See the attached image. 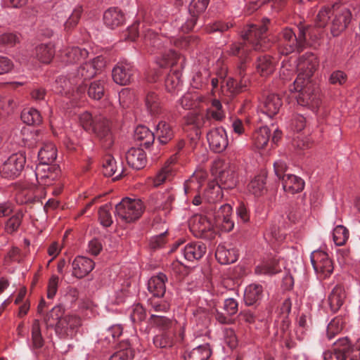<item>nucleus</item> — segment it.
<instances>
[{
    "label": "nucleus",
    "instance_id": "obj_25",
    "mask_svg": "<svg viewBox=\"0 0 360 360\" xmlns=\"http://www.w3.org/2000/svg\"><path fill=\"white\" fill-rule=\"evenodd\" d=\"M351 13L348 9H343L340 14L335 15L331 23V34L338 36L350 22Z\"/></svg>",
    "mask_w": 360,
    "mask_h": 360
},
{
    "label": "nucleus",
    "instance_id": "obj_49",
    "mask_svg": "<svg viewBox=\"0 0 360 360\" xmlns=\"http://www.w3.org/2000/svg\"><path fill=\"white\" fill-rule=\"evenodd\" d=\"M207 119L221 120L224 117V112L222 110V105L219 101L214 99L211 108L207 110L206 115Z\"/></svg>",
    "mask_w": 360,
    "mask_h": 360
},
{
    "label": "nucleus",
    "instance_id": "obj_16",
    "mask_svg": "<svg viewBox=\"0 0 360 360\" xmlns=\"http://www.w3.org/2000/svg\"><path fill=\"white\" fill-rule=\"evenodd\" d=\"M207 141L210 148L215 153L224 151L228 146L227 135L223 128L212 129L207 134Z\"/></svg>",
    "mask_w": 360,
    "mask_h": 360
},
{
    "label": "nucleus",
    "instance_id": "obj_38",
    "mask_svg": "<svg viewBox=\"0 0 360 360\" xmlns=\"http://www.w3.org/2000/svg\"><path fill=\"white\" fill-rule=\"evenodd\" d=\"M44 340L42 338L39 320H34L32 326L31 345L30 347L32 351L36 352V350L41 349L44 346Z\"/></svg>",
    "mask_w": 360,
    "mask_h": 360
},
{
    "label": "nucleus",
    "instance_id": "obj_34",
    "mask_svg": "<svg viewBox=\"0 0 360 360\" xmlns=\"http://www.w3.org/2000/svg\"><path fill=\"white\" fill-rule=\"evenodd\" d=\"M175 174V169L171 162H167L153 179V185L159 186L162 184L171 181Z\"/></svg>",
    "mask_w": 360,
    "mask_h": 360
},
{
    "label": "nucleus",
    "instance_id": "obj_60",
    "mask_svg": "<svg viewBox=\"0 0 360 360\" xmlns=\"http://www.w3.org/2000/svg\"><path fill=\"white\" fill-rule=\"evenodd\" d=\"M83 9L82 6H77L72 11L69 18L65 22V29L70 30L74 27L79 22Z\"/></svg>",
    "mask_w": 360,
    "mask_h": 360
},
{
    "label": "nucleus",
    "instance_id": "obj_24",
    "mask_svg": "<svg viewBox=\"0 0 360 360\" xmlns=\"http://www.w3.org/2000/svg\"><path fill=\"white\" fill-rule=\"evenodd\" d=\"M345 291L340 285H335L328 297V302L331 312H337L345 302Z\"/></svg>",
    "mask_w": 360,
    "mask_h": 360
},
{
    "label": "nucleus",
    "instance_id": "obj_31",
    "mask_svg": "<svg viewBox=\"0 0 360 360\" xmlns=\"http://www.w3.org/2000/svg\"><path fill=\"white\" fill-rule=\"evenodd\" d=\"M215 257L221 264L233 263L238 259L236 251L234 249H227L224 245H218Z\"/></svg>",
    "mask_w": 360,
    "mask_h": 360
},
{
    "label": "nucleus",
    "instance_id": "obj_36",
    "mask_svg": "<svg viewBox=\"0 0 360 360\" xmlns=\"http://www.w3.org/2000/svg\"><path fill=\"white\" fill-rule=\"evenodd\" d=\"M36 57L43 63H49L55 54L54 46L49 43L41 44L36 47Z\"/></svg>",
    "mask_w": 360,
    "mask_h": 360
},
{
    "label": "nucleus",
    "instance_id": "obj_40",
    "mask_svg": "<svg viewBox=\"0 0 360 360\" xmlns=\"http://www.w3.org/2000/svg\"><path fill=\"white\" fill-rule=\"evenodd\" d=\"M222 189L224 188L218 183L210 182L205 191L204 198L209 202H215L222 198Z\"/></svg>",
    "mask_w": 360,
    "mask_h": 360
},
{
    "label": "nucleus",
    "instance_id": "obj_19",
    "mask_svg": "<svg viewBox=\"0 0 360 360\" xmlns=\"http://www.w3.org/2000/svg\"><path fill=\"white\" fill-rule=\"evenodd\" d=\"M207 176V173L202 169L195 171L184 183V192L186 195L194 194L200 190Z\"/></svg>",
    "mask_w": 360,
    "mask_h": 360
},
{
    "label": "nucleus",
    "instance_id": "obj_14",
    "mask_svg": "<svg viewBox=\"0 0 360 360\" xmlns=\"http://www.w3.org/2000/svg\"><path fill=\"white\" fill-rule=\"evenodd\" d=\"M56 91L59 94H64L67 98L70 99V101L72 103V105L77 100L81 98H77L75 99V96H74V94L75 95L76 90L75 91L73 89V86H77V87L78 85L72 73L69 76V77H67L66 76L58 77L56 80Z\"/></svg>",
    "mask_w": 360,
    "mask_h": 360
},
{
    "label": "nucleus",
    "instance_id": "obj_43",
    "mask_svg": "<svg viewBox=\"0 0 360 360\" xmlns=\"http://www.w3.org/2000/svg\"><path fill=\"white\" fill-rule=\"evenodd\" d=\"M64 310L60 305L55 306L47 313L44 318V321L48 328H56L57 322L63 318Z\"/></svg>",
    "mask_w": 360,
    "mask_h": 360
},
{
    "label": "nucleus",
    "instance_id": "obj_42",
    "mask_svg": "<svg viewBox=\"0 0 360 360\" xmlns=\"http://www.w3.org/2000/svg\"><path fill=\"white\" fill-rule=\"evenodd\" d=\"M265 180L266 176L264 174L256 176L248 186L249 192L255 196H260L263 195L266 191Z\"/></svg>",
    "mask_w": 360,
    "mask_h": 360
},
{
    "label": "nucleus",
    "instance_id": "obj_10",
    "mask_svg": "<svg viewBox=\"0 0 360 360\" xmlns=\"http://www.w3.org/2000/svg\"><path fill=\"white\" fill-rule=\"evenodd\" d=\"M26 158L22 152L11 155L0 168L1 175L4 178L13 179L20 175L22 171Z\"/></svg>",
    "mask_w": 360,
    "mask_h": 360
},
{
    "label": "nucleus",
    "instance_id": "obj_62",
    "mask_svg": "<svg viewBox=\"0 0 360 360\" xmlns=\"http://www.w3.org/2000/svg\"><path fill=\"white\" fill-rule=\"evenodd\" d=\"M332 14L333 11L330 8H324L321 9L316 16V25L320 27H325L330 18V15Z\"/></svg>",
    "mask_w": 360,
    "mask_h": 360
},
{
    "label": "nucleus",
    "instance_id": "obj_22",
    "mask_svg": "<svg viewBox=\"0 0 360 360\" xmlns=\"http://www.w3.org/2000/svg\"><path fill=\"white\" fill-rule=\"evenodd\" d=\"M126 160L129 166L141 169L146 164V155L144 150L139 148H131L126 153Z\"/></svg>",
    "mask_w": 360,
    "mask_h": 360
},
{
    "label": "nucleus",
    "instance_id": "obj_27",
    "mask_svg": "<svg viewBox=\"0 0 360 360\" xmlns=\"http://www.w3.org/2000/svg\"><path fill=\"white\" fill-rule=\"evenodd\" d=\"M124 21V15L117 8H110L103 14V22L110 29L113 30L120 26Z\"/></svg>",
    "mask_w": 360,
    "mask_h": 360
},
{
    "label": "nucleus",
    "instance_id": "obj_18",
    "mask_svg": "<svg viewBox=\"0 0 360 360\" xmlns=\"http://www.w3.org/2000/svg\"><path fill=\"white\" fill-rule=\"evenodd\" d=\"M217 183L224 189L233 188L238 182V174L235 165H231L219 172Z\"/></svg>",
    "mask_w": 360,
    "mask_h": 360
},
{
    "label": "nucleus",
    "instance_id": "obj_47",
    "mask_svg": "<svg viewBox=\"0 0 360 360\" xmlns=\"http://www.w3.org/2000/svg\"><path fill=\"white\" fill-rule=\"evenodd\" d=\"M162 38L150 29H146L143 31V39L146 46H152L160 48L163 42Z\"/></svg>",
    "mask_w": 360,
    "mask_h": 360
},
{
    "label": "nucleus",
    "instance_id": "obj_39",
    "mask_svg": "<svg viewBox=\"0 0 360 360\" xmlns=\"http://www.w3.org/2000/svg\"><path fill=\"white\" fill-rule=\"evenodd\" d=\"M20 117L22 122L28 125H39L42 122L40 112L33 108H25Z\"/></svg>",
    "mask_w": 360,
    "mask_h": 360
},
{
    "label": "nucleus",
    "instance_id": "obj_57",
    "mask_svg": "<svg viewBox=\"0 0 360 360\" xmlns=\"http://www.w3.org/2000/svg\"><path fill=\"white\" fill-rule=\"evenodd\" d=\"M22 219V214L18 212L7 220L6 224V231L7 233H12L18 230Z\"/></svg>",
    "mask_w": 360,
    "mask_h": 360
},
{
    "label": "nucleus",
    "instance_id": "obj_32",
    "mask_svg": "<svg viewBox=\"0 0 360 360\" xmlns=\"http://www.w3.org/2000/svg\"><path fill=\"white\" fill-rule=\"evenodd\" d=\"M279 271L281 267L274 259L262 261L255 268V273L257 275H273Z\"/></svg>",
    "mask_w": 360,
    "mask_h": 360
},
{
    "label": "nucleus",
    "instance_id": "obj_33",
    "mask_svg": "<svg viewBox=\"0 0 360 360\" xmlns=\"http://www.w3.org/2000/svg\"><path fill=\"white\" fill-rule=\"evenodd\" d=\"M263 288L259 284H251L245 290L244 300L247 305L256 304L262 297Z\"/></svg>",
    "mask_w": 360,
    "mask_h": 360
},
{
    "label": "nucleus",
    "instance_id": "obj_30",
    "mask_svg": "<svg viewBox=\"0 0 360 360\" xmlns=\"http://www.w3.org/2000/svg\"><path fill=\"white\" fill-rule=\"evenodd\" d=\"M174 131L172 127L165 121H160L156 126L155 137L158 141L165 145L174 138Z\"/></svg>",
    "mask_w": 360,
    "mask_h": 360
},
{
    "label": "nucleus",
    "instance_id": "obj_21",
    "mask_svg": "<svg viewBox=\"0 0 360 360\" xmlns=\"http://www.w3.org/2000/svg\"><path fill=\"white\" fill-rule=\"evenodd\" d=\"M72 266V275L82 278L93 270L94 263L89 258L79 256L73 260Z\"/></svg>",
    "mask_w": 360,
    "mask_h": 360
},
{
    "label": "nucleus",
    "instance_id": "obj_1",
    "mask_svg": "<svg viewBox=\"0 0 360 360\" xmlns=\"http://www.w3.org/2000/svg\"><path fill=\"white\" fill-rule=\"evenodd\" d=\"M268 19L264 20L262 25H249L242 34L243 43L232 44L229 50L230 54L238 58L239 63L237 66V74L240 77L238 82L233 78H228L226 80L221 79V93L227 96H233L244 91L250 81L245 78L246 63L248 62L249 54L252 50L264 51L269 45L266 39Z\"/></svg>",
    "mask_w": 360,
    "mask_h": 360
},
{
    "label": "nucleus",
    "instance_id": "obj_63",
    "mask_svg": "<svg viewBox=\"0 0 360 360\" xmlns=\"http://www.w3.org/2000/svg\"><path fill=\"white\" fill-rule=\"evenodd\" d=\"M146 313L143 307L139 304H135L130 315L133 323H139L145 319Z\"/></svg>",
    "mask_w": 360,
    "mask_h": 360
},
{
    "label": "nucleus",
    "instance_id": "obj_5",
    "mask_svg": "<svg viewBox=\"0 0 360 360\" xmlns=\"http://www.w3.org/2000/svg\"><path fill=\"white\" fill-rule=\"evenodd\" d=\"M105 65L104 58L101 56H97L92 61L82 64L75 72L72 73L73 77L77 82L78 86L76 88V93L74 96L75 99L82 98L86 91V86L84 82L94 77L98 71L101 70Z\"/></svg>",
    "mask_w": 360,
    "mask_h": 360
},
{
    "label": "nucleus",
    "instance_id": "obj_11",
    "mask_svg": "<svg viewBox=\"0 0 360 360\" xmlns=\"http://www.w3.org/2000/svg\"><path fill=\"white\" fill-rule=\"evenodd\" d=\"M311 262L314 271L321 278H326L333 273L332 261L326 252L314 251L311 255Z\"/></svg>",
    "mask_w": 360,
    "mask_h": 360
},
{
    "label": "nucleus",
    "instance_id": "obj_44",
    "mask_svg": "<svg viewBox=\"0 0 360 360\" xmlns=\"http://www.w3.org/2000/svg\"><path fill=\"white\" fill-rule=\"evenodd\" d=\"M105 94V82L96 80L91 82L87 89L88 96L94 100H100Z\"/></svg>",
    "mask_w": 360,
    "mask_h": 360
},
{
    "label": "nucleus",
    "instance_id": "obj_58",
    "mask_svg": "<svg viewBox=\"0 0 360 360\" xmlns=\"http://www.w3.org/2000/svg\"><path fill=\"white\" fill-rule=\"evenodd\" d=\"M153 343L157 347L165 348L172 346L173 339L169 334L162 333L154 337Z\"/></svg>",
    "mask_w": 360,
    "mask_h": 360
},
{
    "label": "nucleus",
    "instance_id": "obj_35",
    "mask_svg": "<svg viewBox=\"0 0 360 360\" xmlns=\"http://www.w3.org/2000/svg\"><path fill=\"white\" fill-rule=\"evenodd\" d=\"M134 139L148 148L154 143L155 134L145 126H138L134 131Z\"/></svg>",
    "mask_w": 360,
    "mask_h": 360
},
{
    "label": "nucleus",
    "instance_id": "obj_45",
    "mask_svg": "<svg viewBox=\"0 0 360 360\" xmlns=\"http://www.w3.org/2000/svg\"><path fill=\"white\" fill-rule=\"evenodd\" d=\"M181 73L178 70H174L169 73L165 79V88L169 93L179 91L181 86Z\"/></svg>",
    "mask_w": 360,
    "mask_h": 360
},
{
    "label": "nucleus",
    "instance_id": "obj_26",
    "mask_svg": "<svg viewBox=\"0 0 360 360\" xmlns=\"http://www.w3.org/2000/svg\"><path fill=\"white\" fill-rule=\"evenodd\" d=\"M88 56L86 49H82L77 46L68 47L61 51L60 58L63 62L66 63H75L84 59Z\"/></svg>",
    "mask_w": 360,
    "mask_h": 360
},
{
    "label": "nucleus",
    "instance_id": "obj_8",
    "mask_svg": "<svg viewBox=\"0 0 360 360\" xmlns=\"http://www.w3.org/2000/svg\"><path fill=\"white\" fill-rule=\"evenodd\" d=\"M324 360H358L360 359L359 346L352 347L347 338L340 339L335 343L333 350L327 351L323 354Z\"/></svg>",
    "mask_w": 360,
    "mask_h": 360
},
{
    "label": "nucleus",
    "instance_id": "obj_53",
    "mask_svg": "<svg viewBox=\"0 0 360 360\" xmlns=\"http://www.w3.org/2000/svg\"><path fill=\"white\" fill-rule=\"evenodd\" d=\"M150 321L162 330L168 329L172 326V321L169 318L153 313L150 315Z\"/></svg>",
    "mask_w": 360,
    "mask_h": 360
},
{
    "label": "nucleus",
    "instance_id": "obj_37",
    "mask_svg": "<svg viewBox=\"0 0 360 360\" xmlns=\"http://www.w3.org/2000/svg\"><path fill=\"white\" fill-rule=\"evenodd\" d=\"M146 105L151 115H156L162 111V102L157 93L150 91L146 96Z\"/></svg>",
    "mask_w": 360,
    "mask_h": 360
},
{
    "label": "nucleus",
    "instance_id": "obj_55",
    "mask_svg": "<svg viewBox=\"0 0 360 360\" xmlns=\"http://www.w3.org/2000/svg\"><path fill=\"white\" fill-rule=\"evenodd\" d=\"M148 302L150 307V312H166L169 309V305L167 302L159 300L157 297L150 299Z\"/></svg>",
    "mask_w": 360,
    "mask_h": 360
},
{
    "label": "nucleus",
    "instance_id": "obj_9",
    "mask_svg": "<svg viewBox=\"0 0 360 360\" xmlns=\"http://www.w3.org/2000/svg\"><path fill=\"white\" fill-rule=\"evenodd\" d=\"M191 231L196 238L212 240L215 238L216 230L210 220L204 215L195 214L189 221Z\"/></svg>",
    "mask_w": 360,
    "mask_h": 360
},
{
    "label": "nucleus",
    "instance_id": "obj_59",
    "mask_svg": "<svg viewBox=\"0 0 360 360\" xmlns=\"http://www.w3.org/2000/svg\"><path fill=\"white\" fill-rule=\"evenodd\" d=\"M174 44L181 49L191 50L197 46L198 40L194 37H187L175 41Z\"/></svg>",
    "mask_w": 360,
    "mask_h": 360
},
{
    "label": "nucleus",
    "instance_id": "obj_12",
    "mask_svg": "<svg viewBox=\"0 0 360 360\" xmlns=\"http://www.w3.org/2000/svg\"><path fill=\"white\" fill-rule=\"evenodd\" d=\"M80 325L81 320L78 316L66 315L57 322L55 331L61 338H72Z\"/></svg>",
    "mask_w": 360,
    "mask_h": 360
},
{
    "label": "nucleus",
    "instance_id": "obj_15",
    "mask_svg": "<svg viewBox=\"0 0 360 360\" xmlns=\"http://www.w3.org/2000/svg\"><path fill=\"white\" fill-rule=\"evenodd\" d=\"M57 156L56 148L52 143H44L38 152L39 165L36 168V176L39 178V172L45 170L44 166L49 168V165L52 164Z\"/></svg>",
    "mask_w": 360,
    "mask_h": 360
},
{
    "label": "nucleus",
    "instance_id": "obj_2",
    "mask_svg": "<svg viewBox=\"0 0 360 360\" xmlns=\"http://www.w3.org/2000/svg\"><path fill=\"white\" fill-rule=\"evenodd\" d=\"M318 66L317 57L314 53H307L299 58L297 64L296 60H294L292 64L283 60L281 68V76L283 77V79H288L297 71V77L295 80V84L299 86L300 83L311 81L310 78L317 70Z\"/></svg>",
    "mask_w": 360,
    "mask_h": 360
},
{
    "label": "nucleus",
    "instance_id": "obj_17",
    "mask_svg": "<svg viewBox=\"0 0 360 360\" xmlns=\"http://www.w3.org/2000/svg\"><path fill=\"white\" fill-rule=\"evenodd\" d=\"M283 105L281 98L279 95L271 94L267 95L260 105V110L262 113L269 117L276 116Z\"/></svg>",
    "mask_w": 360,
    "mask_h": 360
},
{
    "label": "nucleus",
    "instance_id": "obj_20",
    "mask_svg": "<svg viewBox=\"0 0 360 360\" xmlns=\"http://www.w3.org/2000/svg\"><path fill=\"white\" fill-rule=\"evenodd\" d=\"M206 251L207 247L201 241L189 243L181 250L184 258L190 262L200 259Z\"/></svg>",
    "mask_w": 360,
    "mask_h": 360
},
{
    "label": "nucleus",
    "instance_id": "obj_48",
    "mask_svg": "<svg viewBox=\"0 0 360 360\" xmlns=\"http://www.w3.org/2000/svg\"><path fill=\"white\" fill-rule=\"evenodd\" d=\"M42 140V136L40 131L34 130L30 132L23 131L22 141L25 147L34 148Z\"/></svg>",
    "mask_w": 360,
    "mask_h": 360
},
{
    "label": "nucleus",
    "instance_id": "obj_51",
    "mask_svg": "<svg viewBox=\"0 0 360 360\" xmlns=\"http://www.w3.org/2000/svg\"><path fill=\"white\" fill-rule=\"evenodd\" d=\"M345 322L342 318L337 316L329 323L327 327V336L328 339H332L335 335L338 334L343 328Z\"/></svg>",
    "mask_w": 360,
    "mask_h": 360
},
{
    "label": "nucleus",
    "instance_id": "obj_23",
    "mask_svg": "<svg viewBox=\"0 0 360 360\" xmlns=\"http://www.w3.org/2000/svg\"><path fill=\"white\" fill-rule=\"evenodd\" d=\"M167 281V276L162 273H160L149 279L148 282V290L153 294L154 297H162L165 293V283Z\"/></svg>",
    "mask_w": 360,
    "mask_h": 360
},
{
    "label": "nucleus",
    "instance_id": "obj_61",
    "mask_svg": "<svg viewBox=\"0 0 360 360\" xmlns=\"http://www.w3.org/2000/svg\"><path fill=\"white\" fill-rule=\"evenodd\" d=\"M98 217L101 224L105 226H110L112 223L111 214L108 205L102 206L98 210Z\"/></svg>",
    "mask_w": 360,
    "mask_h": 360
},
{
    "label": "nucleus",
    "instance_id": "obj_7",
    "mask_svg": "<svg viewBox=\"0 0 360 360\" xmlns=\"http://www.w3.org/2000/svg\"><path fill=\"white\" fill-rule=\"evenodd\" d=\"M145 206L140 199L125 198L116 205L117 215L127 223L133 222L141 217Z\"/></svg>",
    "mask_w": 360,
    "mask_h": 360
},
{
    "label": "nucleus",
    "instance_id": "obj_52",
    "mask_svg": "<svg viewBox=\"0 0 360 360\" xmlns=\"http://www.w3.org/2000/svg\"><path fill=\"white\" fill-rule=\"evenodd\" d=\"M333 236L335 243L338 246H341L348 240L349 231L343 226H337L333 230Z\"/></svg>",
    "mask_w": 360,
    "mask_h": 360
},
{
    "label": "nucleus",
    "instance_id": "obj_4",
    "mask_svg": "<svg viewBox=\"0 0 360 360\" xmlns=\"http://www.w3.org/2000/svg\"><path fill=\"white\" fill-rule=\"evenodd\" d=\"M298 30L297 35L290 28H285L282 31L278 41V51L281 54L286 56L295 51L300 52L308 44V28L300 27Z\"/></svg>",
    "mask_w": 360,
    "mask_h": 360
},
{
    "label": "nucleus",
    "instance_id": "obj_29",
    "mask_svg": "<svg viewBox=\"0 0 360 360\" xmlns=\"http://www.w3.org/2000/svg\"><path fill=\"white\" fill-rule=\"evenodd\" d=\"M255 68L261 76L267 77L274 71L275 61L268 55L261 56L256 60Z\"/></svg>",
    "mask_w": 360,
    "mask_h": 360
},
{
    "label": "nucleus",
    "instance_id": "obj_50",
    "mask_svg": "<svg viewBox=\"0 0 360 360\" xmlns=\"http://www.w3.org/2000/svg\"><path fill=\"white\" fill-rule=\"evenodd\" d=\"M179 55L172 50L165 51L161 53V58L158 61L160 67L163 68L167 65H174Z\"/></svg>",
    "mask_w": 360,
    "mask_h": 360
},
{
    "label": "nucleus",
    "instance_id": "obj_41",
    "mask_svg": "<svg viewBox=\"0 0 360 360\" xmlns=\"http://www.w3.org/2000/svg\"><path fill=\"white\" fill-rule=\"evenodd\" d=\"M270 137V129L267 127H262L255 131L252 136L254 145L259 149L264 148L268 143Z\"/></svg>",
    "mask_w": 360,
    "mask_h": 360
},
{
    "label": "nucleus",
    "instance_id": "obj_46",
    "mask_svg": "<svg viewBox=\"0 0 360 360\" xmlns=\"http://www.w3.org/2000/svg\"><path fill=\"white\" fill-rule=\"evenodd\" d=\"M174 198V194L170 191L162 193L157 202V208L164 211L165 214L169 213L172 210V205Z\"/></svg>",
    "mask_w": 360,
    "mask_h": 360
},
{
    "label": "nucleus",
    "instance_id": "obj_13",
    "mask_svg": "<svg viewBox=\"0 0 360 360\" xmlns=\"http://www.w3.org/2000/svg\"><path fill=\"white\" fill-rule=\"evenodd\" d=\"M135 72L134 65L127 60H123L113 68L112 79L118 84L127 85L134 80Z\"/></svg>",
    "mask_w": 360,
    "mask_h": 360
},
{
    "label": "nucleus",
    "instance_id": "obj_6",
    "mask_svg": "<svg viewBox=\"0 0 360 360\" xmlns=\"http://www.w3.org/2000/svg\"><path fill=\"white\" fill-rule=\"evenodd\" d=\"M290 90L297 92L295 98L299 105L308 106L312 110L319 107L321 103L319 89L318 86L311 81L300 83L299 86L294 83Z\"/></svg>",
    "mask_w": 360,
    "mask_h": 360
},
{
    "label": "nucleus",
    "instance_id": "obj_3",
    "mask_svg": "<svg viewBox=\"0 0 360 360\" xmlns=\"http://www.w3.org/2000/svg\"><path fill=\"white\" fill-rule=\"evenodd\" d=\"M79 119L82 127L86 131H93L103 147L109 148L112 146L114 139L108 120L101 116L93 118L89 112L82 113Z\"/></svg>",
    "mask_w": 360,
    "mask_h": 360
},
{
    "label": "nucleus",
    "instance_id": "obj_56",
    "mask_svg": "<svg viewBox=\"0 0 360 360\" xmlns=\"http://www.w3.org/2000/svg\"><path fill=\"white\" fill-rule=\"evenodd\" d=\"M210 0H192L188 7L190 15H199L202 13L209 4Z\"/></svg>",
    "mask_w": 360,
    "mask_h": 360
},
{
    "label": "nucleus",
    "instance_id": "obj_54",
    "mask_svg": "<svg viewBox=\"0 0 360 360\" xmlns=\"http://www.w3.org/2000/svg\"><path fill=\"white\" fill-rule=\"evenodd\" d=\"M116 171V162L110 155L105 156L103 162V173L106 176H112Z\"/></svg>",
    "mask_w": 360,
    "mask_h": 360
},
{
    "label": "nucleus",
    "instance_id": "obj_28",
    "mask_svg": "<svg viewBox=\"0 0 360 360\" xmlns=\"http://www.w3.org/2000/svg\"><path fill=\"white\" fill-rule=\"evenodd\" d=\"M283 190L289 193L294 194L299 193L304 189V181L293 174H288L281 180Z\"/></svg>",
    "mask_w": 360,
    "mask_h": 360
},
{
    "label": "nucleus",
    "instance_id": "obj_64",
    "mask_svg": "<svg viewBox=\"0 0 360 360\" xmlns=\"http://www.w3.org/2000/svg\"><path fill=\"white\" fill-rule=\"evenodd\" d=\"M200 356V360H207L211 356V351L207 346H199L192 350L189 358Z\"/></svg>",
    "mask_w": 360,
    "mask_h": 360
}]
</instances>
